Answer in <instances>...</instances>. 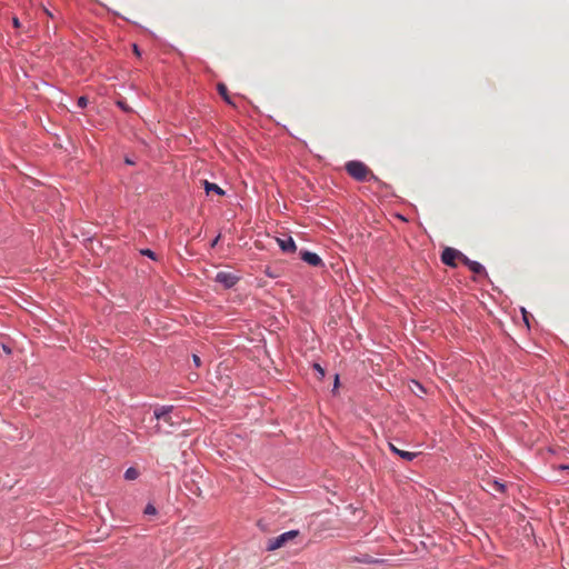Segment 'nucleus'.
<instances>
[{
  "instance_id": "20e7f679",
  "label": "nucleus",
  "mask_w": 569,
  "mask_h": 569,
  "mask_svg": "<svg viewBox=\"0 0 569 569\" xmlns=\"http://www.w3.org/2000/svg\"><path fill=\"white\" fill-rule=\"evenodd\" d=\"M216 281L221 283L224 288H232L239 280L237 276L230 272L220 271L216 274Z\"/></svg>"
},
{
  "instance_id": "6ab92c4d",
  "label": "nucleus",
  "mask_w": 569,
  "mask_h": 569,
  "mask_svg": "<svg viewBox=\"0 0 569 569\" xmlns=\"http://www.w3.org/2000/svg\"><path fill=\"white\" fill-rule=\"evenodd\" d=\"M193 362L197 367H200L201 365V360H200V357L197 356V355H193Z\"/></svg>"
},
{
  "instance_id": "b1692460",
  "label": "nucleus",
  "mask_w": 569,
  "mask_h": 569,
  "mask_svg": "<svg viewBox=\"0 0 569 569\" xmlns=\"http://www.w3.org/2000/svg\"><path fill=\"white\" fill-rule=\"evenodd\" d=\"M219 239H220V236L216 237V239H213V241L211 243V247H214L218 243Z\"/></svg>"
},
{
  "instance_id": "f3484780",
  "label": "nucleus",
  "mask_w": 569,
  "mask_h": 569,
  "mask_svg": "<svg viewBox=\"0 0 569 569\" xmlns=\"http://www.w3.org/2000/svg\"><path fill=\"white\" fill-rule=\"evenodd\" d=\"M77 104L80 107V108H86L87 104H88V98L84 97V96H81L78 98V101H77Z\"/></svg>"
},
{
  "instance_id": "1a4fd4ad",
  "label": "nucleus",
  "mask_w": 569,
  "mask_h": 569,
  "mask_svg": "<svg viewBox=\"0 0 569 569\" xmlns=\"http://www.w3.org/2000/svg\"><path fill=\"white\" fill-rule=\"evenodd\" d=\"M390 450L406 461H412L417 457L416 452L400 450L397 447H395L392 443H390Z\"/></svg>"
},
{
  "instance_id": "39448f33",
  "label": "nucleus",
  "mask_w": 569,
  "mask_h": 569,
  "mask_svg": "<svg viewBox=\"0 0 569 569\" xmlns=\"http://www.w3.org/2000/svg\"><path fill=\"white\" fill-rule=\"evenodd\" d=\"M300 258L302 261L307 262L308 264L312 267H322L323 261L322 259L315 252L305 250L300 251Z\"/></svg>"
},
{
  "instance_id": "4be33fe9",
  "label": "nucleus",
  "mask_w": 569,
  "mask_h": 569,
  "mask_svg": "<svg viewBox=\"0 0 569 569\" xmlns=\"http://www.w3.org/2000/svg\"><path fill=\"white\" fill-rule=\"evenodd\" d=\"M558 469H560V470H569V465H560L558 467Z\"/></svg>"
},
{
  "instance_id": "0eeeda50",
  "label": "nucleus",
  "mask_w": 569,
  "mask_h": 569,
  "mask_svg": "<svg viewBox=\"0 0 569 569\" xmlns=\"http://www.w3.org/2000/svg\"><path fill=\"white\" fill-rule=\"evenodd\" d=\"M277 242L283 252L293 253L297 250L296 242L291 237L277 238Z\"/></svg>"
},
{
  "instance_id": "f8f14e48",
  "label": "nucleus",
  "mask_w": 569,
  "mask_h": 569,
  "mask_svg": "<svg viewBox=\"0 0 569 569\" xmlns=\"http://www.w3.org/2000/svg\"><path fill=\"white\" fill-rule=\"evenodd\" d=\"M138 477H139V471H138V469H136L133 467L128 468L124 472L126 480H129V481L136 480Z\"/></svg>"
},
{
  "instance_id": "6e6552de",
  "label": "nucleus",
  "mask_w": 569,
  "mask_h": 569,
  "mask_svg": "<svg viewBox=\"0 0 569 569\" xmlns=\"http://www.w3.org/2000/svg\"><path fill=\"white\" fill-rule=\"evenodd\" d=\"M172 406H162L154 409L153 415L157 420H163L166 422H170V412L172 411Z\"/></svg>"
},
{
  "instance_id": "f257e3e1",
  "label": "nucleus",
  "mask_w": 569,
  "mask_h": 569,
  "mask_svg": "<svg viewBox=\"0 0 569 569\" xmlns=\"http://www.w3.org/2000/svg\"><path fill=\"white\" fill-rule=\"evenodd\" d=\"M347 173L356 181H375L381 183L379 178L369 169V167L359 160H351L345 164Z\"/></svg>"
},
{
  "instance_id": "5701e85b",
  "label": "nucleus",
  "mask_w": 569,
  "mask_h": 569,
  "mask_svg": "<svg viewBox=\"0 0 569 569\" xmlns=\"http://www.w3.org/2000/svg\"><path fill=\"white\" fill-rule=\"evenodd\" d=\"M43 11L46 12V14L50 18H53V14L51 11H49L47 8H43Z\"/></svg>"
},
{
  "instance_id": "9d476101",
  "label": "nucleus",
  "mask_w": 569,
  "mask_h": 569,
  "mask_svg": "<svg viewBox=\"0 0 569 569\" xmlns=\"http://www.w3.org/2000/svg\"><path fill=\"white\" fill-rule=\"evenodd\" d=\"M217 90L219 94L222 97V99L230 106L234 107V102L232 101L231 97L229 96L228 88L224 83H218Z\"/></svg>"
},
{
  "instance_id": "4468645a",
  "label": "nucleus",
  "mask_w": 569,
  "mask_h": 569,
  "mask_svg": "<svg viewBox=\"0 0 569 569\" xmlns=\"http://www.w3.org/2000/svg\"><path fill=\"white\" fill-rule=\"evenodd\" d=\"M140 253H141L142 256H147V257H149V258H150V259H152V260H156V259H157L156 253H154L152 250H150V249H142V250L140 251Z\"/></svg>"
},
{
  "instance_id": "393cba45",
  "label": "nucleus",
  "mask_w": 569,
  "mask_h": 569,
  "mask_svg": "<svg viewBox=\"0 0 569 569\" xmlns=\"http://www.w3.org/2000/svg\"><path fill=\"white\" fill-rule=\"evenodd\" d=\"M3 350H4V352H7V353H10V352H11L10 348H8L7 346H3Z\"/></svg>"
},
{
  "instance_id": "ddd939ff",
  "label": "nucleus",
  "mask_w": 569,
  "mask_h": 569,
  "mask_svg": "<svg viewBox=\"0 0 569 569\" xmlns=\"http://www.w3.org/2000/svg\"><path fill=\"white\" fill-rule=\"evenodd\" d=\"M492 489L499 492L506 491V485L503 482H500L498 480L492 481Z\"/></svg>"
},
{
  "instance_id": "423d86ee",
  "label": "nucleus",
  "mask_w": 569,
  "mask_h": 569,
  "mask_svg": "<svg viewBox=\"0 0 569 569\" xmlns=\"http://www.w3.org/2000/svg\"><path fill=\"white\" fill-rule=\"evenodd\" d=\"M463 264L469 268L470 271L478 276L487 277L485 267L478 261L470 260L468 257H463Z\"/></svg>"
},
{
  "instance_id": "dca6fc26",
  "label": "nucleus",
  "mask_w": 569,
  "mask_h": 569,
  "mask_svg": "<svg viewBox=\"0 0 569 569\" xmlns=\"http://www.w3.org/2000/svg\"><path fill=\"white\" fill-rule=\"evenodd\" d=\"M144 513L146 515H156L157 513V509L151 503H148L144 508Z\"/></svg>"
},
{
  "instance_id": "7ed1b4c3",
  "label": "nucleus",
  "mask_w": 569,
  "mask_h": 569,
  "mask_svg": "<svg viewBox=\"0 0 569 569\" xmlns=\"http://www.w3.org/2000/svg\"><path fill=\"white\" fill-rule=\"evenodd\" d=\"M463 257L466 256L461 251L451 247H447L441 253V261L446 266L456 268V261L459 260L461 263H463Z\"/></svg>"
},
{
  "instance_id": "aec40b11",
  "label": "nucleus",
  "mask_w": 569,
  "mask_h": 569,
  "mask_svg": "<svg viewBox=\"0 0 569 569\" xmlns=\"http://www.w3.org/2000/svg\"><path fill=\"white\" fill-rule=\"evenodd\" d=\"M12 24L14 28H20V21L17 17L12 18Z\"/></svg>"
},
{
  "instance_id": "f03ea898",
  "label": "nucleus",
  "mask_w": 569,
  "mask_h": 569,
  "mask_svg": "<svg viewBox=\"0 0 569 569\" xmlns=\"http://www.w3.org/2000/svg\"><path fill=\"white\" fill-rule=\"evenodd\" d=\"M299 533H300L299 530H290V531L279 535L278 537L270 538L267 541L266 550L274 551V550L286 546L289 541L293 540L296 537L299 536Z\"/></svg>"
},
{
  "instance_id": "9b49d317",
  "label": "nucleus",
  "mask_w": 569,
  "mask_h": 569,
  "mask_svg": "<svg viewBox=\"0 0 569 569\" xmlns=\"http://www.w3.org/2000/svg\"><path fill=\"white\" fill-rule=\"evenodd\" d=\"M203 187L207 193L214 192L218 196H223L224 191L216 183L203 180Z\"/></svg>"
},
{
  "instance_id": "2eb2a0df",
  "label": "nucleus",
  "mask_w": 569,
  "mask_h": 569,
  "mask_svg": "<svg viewBox=\"0 0 569 569\" xmlns=\"http://www.w3.org/2000/svg\"><path fill=\"white\" fill-rule=\"evenodd\" d=\"M117 106L126 112L131 111V108L127 104V102L124 100H118Z\"/></svg>"
},
{
  "instance_id": "412c9836",
  "label": "nucleus",
  "mask_w": 569,
  "mask_h": 569,
  "mask_svg": "<svg viewBox=\"0 0 569 569\" xmlns=\"http://www.w3.org/2000/svg\"><path fill=\"white\" fill-rule=\"evenodd\" d=\"M133 52L136 56L140 57L141 56V52L139 50V47L137 44H133Z\"/></svg>"
},
{
  "instance_id": "a211bd4d",
  "label": "nucleus",
  "mask_w": 569,
  "mask_h": 569,
  "mask_svg": "<svg viewBox=\"0 0 569 569\" xmlns=\"http://www.w3.org/2000/svg\"><path fill=\"white\" fill-rule=\"evenodd\" d=\"M313 367H315V369H316V370H317V371H318L322 377L325 376V371H323V369L321 368V366H320V365L315 363V366H313Z\"/></svg>"
}]
</instances>
